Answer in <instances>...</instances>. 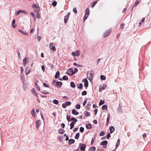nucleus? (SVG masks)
Here are the masks:
<instances>
[{
    "label": "nucleus",
    "mask_w": 151,
    "mask_h": 151,
    "mask_svg": "<svg viewBox=\"0 0 151 151\" xmlns=\"http://www.w3.org/2000/svg\"><path fill=\"white\" fill-rule=\"evenodd\" d=\"M73 70L72 68H69L67 70L66 73L69 75H72L74 74H75V73H73Z\"/></svg>",
    "instance_id": "obj_6"
},
{
    "label": "nucleus",
    "mask_w": 151,
    "mask_h": 151,
    "mask_svg": "<svg viewBox=\"0 0 151 151\" xmlns=\"http://www.w3.org/2000/svg\"><path fill=\"white\" fill-rule=\"evenodd\" d=\"M94 72L93 71H90L88 72L87 74V77L88 79L89 80L92 79L93 77Z\"/></svg>",
    "instance_id": "obj_1"
},
{
    "label": "nucleus",
    "mask_w": 151,
    "mask_h": 151,
    "mask_svg": "<svg viewBox=\"0 0 151 151\" xmlns=\"http://www.w3.org/2000/svg\"><path fill=\"white\" fill-rule=\"evenodd\" d=\"M102 109L103 110H106L107 109V106L106 105H104L102 107Z\"/></svg>",
    "instance_id": "obj_25"
},
{
    "label": "nucleus",
    "mask_w": 151,
    "mask_h": 151,
    "mask_svg": "<svg viewBox=\"0 0 151 151\" xmlns=\"http://www.w3.org/2000/svg\"><path fill=\"white\" fill-rule=\"evenodd\" d=\"M32 93L34 95L36 96L37 97H38L37 95V93L35 92V89L34 88H32Z\"/></svg>",
    "instance_id": "obj_18"
},
{
    "label": "nucleus",
    "mask_w": 151,
    "mask_h": 151,
    "mask_svg": "<svg viewBox=\"0 0 151 151\" xmlns=\"http://www.w3.org/2000/svg\"><path fill=\"white\" fill-rule=\"evenodd\" d=\"M67 119L68 121H70L71 120L70 119V116L68 115H67Z\"/></svg>",
    "instance_id": "obj_43"
},
{
    "label": "nucleus",
    "mask_w": 151,
    "mask_h": 151,
    "mask_svg": "<svg viewBox=\"0 0 151 151\" xmlns=\"http://www.w3.org/2000/svg\"><path fill=\"white\" fill-rule=\"evenodd\" d=\"M43 85L45 87H48L49 86L48 84L45 83H44Z\"/></svg>",
    "instance_id": "obj_62"
},
{
    "label": "nucleus",
    "mask_w": 151,
    "mask_h": 151,
    "mask_svg": "<svg viewBox=\"0 0 151 151\" xmlns=\"http://www.w3.org/2000/svg\"><path fill=\"white\" fill-rule=\"evenodd\" d=\"M105 133L103 131H101L100 133V136H103L104 135Z\"/></svg>",
    "instance_id": "obj_51"
},
{
    "label": "nucleus",
    "mask_w": 151,
    "mask_h": 151,
    "mask_svg": "<svg viewBox=\"0 0 151 151\" xmlns=\"http://www.w3.org/2000/svg\"><path fill=\"white\" fill-rule=\"evenodd\" d=\"M120 143V139H118V140L117 141V142L116 143V148H117V147L119 146V144Z\"/></svg>",
    "instance_id": "obj_31"
},
{
    "label": "nucleus",
    "mask_w": 151,
    "mask_h": 151,
    "mask_svg": "<svg viewBox=\"0 0 151 151\" xmlns=\"http://www.w3.org/2000/svg\"><path fill=\"white\" fill-rule=\"evenodd\" d=\"M22 13V10H19L16 13V15H17L19 14L20 13Z\"/></svg>",
    "instance_id": "obj_59"
},
{
    "label": "nucleus",
    "mask_w": 151,
    "mask_h": 151,
    "mask_svg": "<svg viewBox=\"0 0 151 151\" xmlns=\"http://www.w3.org/2000/svg\"><path fill=\"white\" fill-rule=\"evenodd\" d=\"M90 9L88 8H87L85 12V15L84 17V21H85L87 18L88 17L89 14Z\"/></svg>",
    "instance_id": "obj_2"
},
{
    "label": "nucleus",
    "mask_w": 151,
    "mask_h": 151,
    "mask_svg": "<svg viewBox=\"0 0 151 151\" xmlns=\"http://www.w3.org/2000/svg\"><path fill=\"white\" fill-rule=\"evenodd\" d=\"M79 137V133H77L75 136V138L77 139H78Z\"/></svg>",
    "instance_id": "obj_40"
},
{
    "label": "nucleus",
    "mask_w": 151,
    "mask_h": 151,
    "mask_svg": "<svg viewBox=\"0 0 151 151\" xmlns=\"http://www.w3.org/2000/svg\"><path fill=\"white\" fill-rule=\"evenodd\" d=\"M75 124L73 122H71L70 124V129H72L73 127H74V126Z\"/></svg>",
    "instance_id": "obj_30"
},
{
    "label": "nucleus",
    "mask_w": 151,
    "mask_h": 151,
    "mask_svg": "<svg viewBox=\"0 0 151 151\" xmlns=\"http://www.w3.org/2000/svg\"><path fill=\"white\" fill-rule=\"evenodd\" d=\"M19 31L20 32H21L22 33H23V34H24V35H27L28 34V33H27L26 32H23L22 30L19 29Z\"/></svg>",
    "instance_id": "obj_23"
},
{
    "label": "nucleus",
    "mask_w": 151,
    "mask_h": 151,
    "mask_svg": "<svg viewBox=\"0 0 151 151\" xmlns=\"http://www.w3.org/2000/svg\"><path fill=\"white\" fill-rule=\"evenodd\" d=\"M41 121L40 120H38L36 122V128L37 129H38L40 124H41Z\"/></svg>",
    "instance_id": "obj_14"
},
{
    "label": "nucleus",
    "mask_w": 151,
    "mask_h": 151,
    "mask_svg": "<svg viewBox=\"0 0 151 151\" xmlns=\"http://www.w3.org/2000/svg\"><path fill=\"white\" fill-rule=\"evenodd\" d=\"M62 85L61 82H56L55 86L57 88H60Z\"/></svg>",
    "instance_id": "obj_11"
},
{
    "label": "nucleus",
    "mask_w": 151,
    "mask_h": 151,
    "mask_svg": "<svg viewBox=\"0 0 151 151\" xmlns=\"http://www.w3.org/2000/svg\"><path fill=\"white\" fill-rule=\"evenodd\" d=\"M48 65H49L51 68L54 67V65L51 63L48 64Z\"/></svg>",
    "instance_id": "obj_61"
},
{
    "label": "nucleus",
    "mask_w": 151,
    "mask_h": 151,
    "mask_svg": "<svg viewBox=\"0 0 151 151\" xmlns=\"http://www.w3.org/2000/svg\"><path fill=\"white\" fill-rule=\"evenodd\" d=\"M86 147L85 144H83L80 147V150L82 151H85Z\"/></svg>",
    "instance_id": "obj_13"
},
{
    "label": "nucleus",
    "mask_w": 151,
    "mask_h": 151,
    "mask_svg": "<svg viewBox=\"0 0 151 151\" xmlns=\"http://www.w3.org/2000/svg\"><path fill=\"white\" fill-rule=\"evenodd\" d=\"M53 102L54 104H58V101L56 99H55L54 100Z\"/></svg>",
    "instance_id": "obj_47"
},
{
    "label": "nucleus",
    "mask_w": 151,
    "mask_h": 151,
    "mask_svg": "<svg viewBox=\"0 0 151 151\" xmlns=\"http://www.w3.org/2000/svg\"><path fill=\"white\" fill-rule=\"evenodd\" d=\"M139 3L138 2V1H136L135 2V3L133 5V7H134L135 6H136Z\"/></svg>",
    "instance_id": "obj_41"
},
{
    "label": "nucleus",
    "mask_w": 151,
    "mask_h": 151,
    "mask_svg": "<svg viewBox=\"0 0 151 151\" xmlns=\"http://www.w3.org/2000/svg\"><path fill=\"white\" fill-rule=\"evenodd\" d=\"M15 24V19H14L13 20L12 22V27L13 28H15L16 27V25Z\"/></svg>",
    "instance_id": "obj_39"
},
{
    "label": "nucleus",
    "mask_w": 151,
    "mask_h": 151,
    "mask_svg": "<svg viewBox=\"0 0 151 151\" xmlns=\"http://www.w3.org/2000/svg\"><path fill=\"white\" fill-rule=\"evenodd\" d=\"M66 104L67 106H70L71 104V103L69 101L66 102Z\"/></svg>",
    "instance_id": "obj_57"
},
{
    "label": "nucleus",
    "mask_w": 151,
    "mask_h": 151,
    "mask_svg": "<svg viewBox=\"0 0 151 151\" xmlns=\"http://www.w3.org/2000/svg\"><path fill=\"white\" fill-rule=\"evenodd\" d=\"M60 75V72L59 71H57L56 73V74L55 76V78H58Z\"/></svg>",
    "instance_id": "obj_19"
},
{
    "label": "nucleus",
    "mask_w": 151,
    "mask_h": 151,
    "mask_svg": "<svg viewBox=\"0 0 151 151\" xmlns=\"http://www.w3.org/2000/svg\"><path fill=\"white\" fill-rule=\"evenodd\" d=\"M86 128L88 129H90L92 128L91 125L90 124H88L86 125Z\"/></svg>",
    "instance_id": "obj_24"
},
{
    "label": "nucleus",
    "mask_w": 151,
    "mask_h": 151,
    "mask_svg": "<svg viewBox=\"0 0 151 151\" xmlns=\"http://www.w3.org/2000/svg\"><path fill=\"white\" fill-rule=\"evenodd\" d=\"M83 82H84V86L87 87L88 86V81L86 78H84L82 81Z\"/></svg>",
    "instance_id": "obj_9"
},
{
    "label": "nucleus",
    "mask_w": 151,
    "mask_h": 151,
    "mask_svg": "<svg viewBox=\"0 0 151 151\" xmlns=\"http://www.w3.org/2000/svg\"><path fill=\"white\" fill-rule=\"evenodd\" d=\"M124 24H120V27L121 29H123L124 28Z\"/></svg>",
    "instance_id": "obj_58"
},
{
    "label": "nucleus",
    "mask_w": 151,
    "mask_h": 151,
    "mask_svg": "<svg viewBox=\"0 0 151 151\" xmlns=\"http://www.w3.org/2000/svg\"><path fill=\"white\" fill-rule=\"evenodd\" d=\"M111 32L110 30H108L106 31L104 34L103 37H106L108 36L110 34Z\"/></svg>",
    "instance_id": "obj_10"
},
{
    "label": "nucleus",
    "mask_w": 151,
    "mask_h": 151,
    "mask_svg": "<svg viewBox=\"0 0 151 151\" xmlns=\"http://www.w3.org/2000/svg\"><path fill=\"white\" fill-rule=\"evenodd\" d=\"M42 93L44 94H47L49 93V92L48 91L45 90L43 91Z\"/></svg>",
    "instance_id": "obj_42"
},
{
    "label": "nucleus",
    "mask_w": 151,
    "mask_h": 151,
    "mask_svg": "<svg viewBox=\"0 0 151 151\" xmlns=\"http://www.w3.org/2000/svg\"><path fill=\"white\" fill-rule=\"evenodd\" d=\"M72 114L74 115H78L79 113L76 111L75 109H73L72 110Z\"/></svg>",
    "instance_id": "obj_16"
},
{
    "label": "nucleus",
    "mask_w": 151,
    "mask_h": 151,
    "mask_svg": "<svg viewBox=\"0 0 151 151\" xmlns=\"http://www.w3.org/2000/svg\"><path fill=\"white\" fill-rule=\"evenodd\" d=\"M71 120H72V122H73V123H74V124H75V123H76L77 122V119H76L75 118L73 117L71 118Z\"/></svg>",
    "instance_id": "obj_26"
},
{
    "label": "nucleus",
    "mask_w": 151,
    "mask_h": 151,
    "mask_svg": "<svg viewBox=\"0 0 151 151\" xmlns=\"http://www.w3.org/2000/svg\"><path fill=\"white\" fill-rule=\"evenodd\" d=\"M32 7L34 9L35 12H38L40 11V8L38 6H37L36 5L34 4L32 6Z\"/></svg>",
    "instance_id": "obj_4"
},
{
    "label": "nucleus",
    "mask_w": 151,
    "mask_h": 151,
    "mask_svg": "<svg viewBox=\"0 0 151 151\" xmlns=\"http://www.w3.org/2000/svg\"><path fill=\"white\" fill-rule=\"evenodd\" d=\"M87 103V100H84V101L83 102V106H84Z\"/></svg>",
    "instance_id": "obj_64"
},
{
    "label": "nucleus",
    "mask_w": 151,
    "mask_h": 151,
    "mask_svg": "<svg viewBox=\"0 0 151 151\" xmlns=\"http://www.w3.org/2000/svg\"><path fill=\"white\" fill-rule=\"evenodd\" d=\"M95 140V137H93L91 141V144L92 145L93 143H94V140Z\"/></svg>",
    "instance_id": "obj_56"
},
{
    "label": "nucleus",
    "mask_w": 151,
    "mask_h": 151,
    "mask_svg": "<svg viewBox=\"0 0 151 151\" xmlns=\"http://www.w3.org/2000/svg\"><path fill=\"white\" fill-rule=\"evenodd\" d=\"M23 65H24V66H25L28 63V62H27V59L26 57H25L24 58L23 60Z\"/></svg>",
    "instance_id": "obj_15"
},
{
    "label": "nucleus",
    "mask_w": 151,
    "mask_h": 151,
    "mask_svg": "<svg viewBox=\"0 0 151 151\" xmlns=\"http://www.w3.org/2000/svg\"><path fill=\"white\" fill-rule=\"evenodd\" d=\"M106 86V85L104 84L102 87L100 88L99 89V91L100 92H101L104 89Z\"/></svg>",
    "instance_id": "obj_20"
},
{
    "label": "nucleus",
    "mask_w": 151,
    "mask_h": 151,
    "mask_svg": "<svg viewBox=\"0 0 151 151\" xmlns=\"http://www.w3.org/2000/svg\"><path fill=\"white\" fill-rule=\"evenodd\" d=\"M106 78V77L104 75H101L100 76V79L101 80H105Z\"/></svg>",
    "instance_id": "obj_34"
},
{
    "label": "nucleus",
    "mask_w": 151,
    "mask_h": 151,
    "mask_svg": "<svg viewBox=\"0 0 151 151\" xmlns=\"http://www.w3.org/2000/svg\"><path fill=\"white\" fill-rule=\"evenodd\" d=\"M97 1H94L92 3L91 5V6L92 8L93 7L95 4L97 3Z\"/></svg>",
    "instance_id": "obj_33"
},
{
    "label": "nucleus",
    "mask_w": 151,
    "mask_h": 151,
    "mask_svg": "<svg viewBox=\"0 0 151 151\" xmlns=\"http://www.w3.org/2000/svg\"><path fill=\"white\" fill-rule=\"evenodd\" d=\"M110 119V116L109 115H108L107 118V122L106 124H107L109 122V121Z\"/></svg>",
    "instance_id": "obj_38"
},
{
    "label": "nucleus",
    "mask_w": 151,
    "mask_h": 151,
    "mask_svg": "<svg viewBox=\"0 0 151 151\" xmlns=\"http://www.w3.org/2000/svg\"><path fill=\"white\" fill-rule=\"evenodd\" d=\"M112 129H113V126H111L109 127V129H110V133H112L113 132V130H112Z\"/></svg>",
    "instance_id": "obj_37"
},
{
    "label": "nucleus",
    "mask_w": 151,
    "mask_h": 151,
    "mask_svg": "<svg viewBox=\"0 0 151 151\" xmlns=\"http://www.w3.org/2000/svg\"><path fill=\"white\" fill-rule=\"evenodd\" d=\"M42 69L43 71V72H44L45 71V67L44 66L42 65Z\"/></svg>",
    "instance_id": "obj_60"
},
{
    "label": "nucleus",
    "mask_w": 151,
    "mask_h": 151,
    "mask_svg": "<svg viewBox=\"0 0 151 151\" xmlns=\"http://www.w3.org/2000/svg\"><path fill=\"white\" fill-rule=\"evenodd\" d=\"M31 69L29 67H27L25 70V72L26 75L29 74L30 71Z\"/></svg>",
    "instance_id": "obj_12"
},
{
    "label": "nucleus",
    "mask_w": 151,
    "mask_h": 151,
    "mask_svg": "<svg viewBox=\"0 0 151 151\" xmlns=\"http://www.w3.org/2000/svg\"><path fill=\"white\" fill-rule=\"evenodd\" d=\"M76 108L77 109H79L80 108V106L79 104H77L76 105Z\"/></svg>",
    "instance_id": "obj_53"
},
{
    "label": "nucleus",
    "mask_w": 151,
    "mask_h": 151,
    "mask_svg": "<svg viewBox=\"0 0 151 151\" xmlns=\"http://www.w3.org/2000/svg\"><path fill=\"white\" fill-rule=\"evenodd\" d=\"M96 150V147H95L93 146L89 149V150L90 151H95Z\"/></svg>",
    "instance_id": "obj_27"
},
{
    "label": "nucleus",
    "mask_w": 151,
    "mask_h": 151,
    "mask_svg": "<svg viewBox=\"0 0 151 151\" xmlns=\"http://www.w3.org/2000/svg\"><path fill=\"white\" fill-rule=\"evenodd\" d=\"M70 86L73 88H74L76 87V86L75 85L74 83L73 82H72L70 83Z\"/></svg>",
    "instance_id": "obj_32"
},
{
    "label": "nucleus",
    "mask_w": 151,
    "mask_h": 151,
    "mask_svg": "<svg viewBox=\"0 0 151 151\" xmlns=\"http://www.w3.org/2000/svg\"><path fill=\"white\" fill-rule=\"evenodd\" d=\"M35 87L37 89V90L39 91H40V88L38 86V85H37V84L36 82L35 83Z\"/></svg>",
    "instance_id": "obj_35"
},
{
    "label": "nucleus",
    "mask_w": 151,
    "mask_h": 151,
    "mask_svg": "<svg viewBox=\"0 0 151 151\" xmlns=\"http://www.w3.org/2000/svg\"><path fill=\"white\" fill-rule=\"evenodd\" d=\"M72 55L74 56H78L80 54V52L79 50H77L75 52L72 53Z\"/></svg>",
    "instance_id": "obj_5"
},
{
    "label": "nucleus",
    "mask_w": 151,
    "mask_h": 151,
    "mask_svg": "<svg viewBox=\"0 0 151 151\" xmlns=\"http://www.w3.org/2000/svg\"><path fill=\"white\" fill-rule=\"evenodd\" d=\"M62 106L63 108H66L67 106V105H66V102L65 103L63 104Z\"/></svg>",
    "instance_id": "obj_55"
},
{
    "label": "nucleus",
    "mask_w": 151,
    "mask_h": 151,
    "mask_svg": "<svg viewBox=\"0 0 151 151\" xmlns=\"http://www.w3.org/2000/svg\"><path fill=\"white\" fill-rule=\"evenodd\" d=\"M57 2L56 1H55L52 2V4L54 6H55L57 5Z\"/></svg>",
    "instance_id": "obj_48"
},
{
    "label": "nucleus",
    "mask_w": 151,
    "mask_h": 151,
    "mask_svg": "<svg viewBox=\"0 0 151 151\" xmlns=\"http://www.w3.org/2000/svg\"><path fill=\"white\" fill-rule=\"evenodd\" d=\"M80 131L82 133L84 131V128L82 127H81L80 129Z\"/></svg>",
    "instance_id": "obj_49"
},
{
    "label": "nucleus",
    "mask_w": 151,
    "mask_h": 151,
    "mask_svg": "<svg viewBox=\"0 0 151 151\" xmlns=\"http://www.w3.org/2000/svg\"><path fill=\"white\" fill-rule=\"evenodd\" d=\"M110 137V134L109 133L107 134L106 135V137L107 139L109 138Z\"/></svg>",
    "instance_id": "obj_63"
},
{
    "label": "nucleus",
    "mask_w": 151,
    "mask_h": 151,
    "mask_svg": "<svg viewBox=\"0 0 151 151\" xmlns=\"http://www.w3.org/2000/svg\"><path fill=\"white\" fill-rule=\"evenodd\" d=\"M84 114L86 116H90V113L88 111H86L84 112Z\"/></svg>",
    "instance_id": "obj_21"
},
{
    "label": "nucleus",
    "mask_w": 151,
    "mask_h": 151,
    "mask_svg": "<svg viewBox=\"0 0 151 151\" xmlns=\"http://www.w3.org/2000/svg\"><path fill=\"white\" fill-rule=\"evenodd\" d=\"M31 15L33 17L34 20L35 21L36 20V18L35 14L32 12H31Z\"/></svg>",
    "instance_id": "obj_45"
},
{
    "label": "nucleus",
    "mask_w": 151,
    "mask_h": 151,
    "mask_svg": "<svg viewBox=\"0 0 151 151\" xmlns=\"http://www.w3.org/2000/svg\"><path fill=\"white\" fill-rule=\"evenodd\" d=\"M73 12L75 13L76 14L77 13V10L76 8H73Z\"/></svg>",
    "instance_id": "obj_54"
},
{
    "label": "nucleus",
    "mask_w": 151,
    "mask_h": 151,
    "mask_svg": "<svg viewBox=\"0 0 151 151\" xmlns=\"http://www.w3.org/2000/svg\"><path fill=\"white\" fill-rule=\"evenodd\" d=\"M63 78L64 80H68V77L67 76H63Z\"/></svg>",
    "instance_id": "obj_44"
},
{
    "label": "nucleus",
    "mask_w": 151,
    "mask_h": 151,
    "mask_svg": "<svg viewBox=\"0 0 151 151\" xmlns=\"http://www.w3.org/2000/svg\"><path fill=\"white\" fill-rule=\"evenodd\" d=\"M36 17L38 19H39L40 18V14L38 13V12L37 13Z\"/></svg>",
    "instance_id": "obj_52"
},
{
    "label": "nucleus",
    "mask_w": 151,
    "mask_h": 151,
    "mask_svg": "<svg viewBox=\"0 0 151 151\" xmlns=\"http://www.w3.org/2000/svg\"><path fill=\"white\" fill-rule=\"evenodd\" d=\"M75 140L73 139H70L69 140L68 144L69 145L75 142Z\"/></svg>",
    "instance_id": "obj_17"
},
{
    "label": "nucleus",
    "mask_w": 151,
    "mask_h": 151,
    "mask_svg": "<svg viewBox=\"0 0 151 151\" xmlns=\"http://www.w3.org/2000/svg\"><path fill=\"white\" fill-rule=\"evenodd\" d=\"M117 111L118 113H121L122 112V109L121 106H119L118 108Z\"/></svg>",
    "instance_id": "obj_28"
},
{
    "label": "nucleus",
    "mask_w": 151,
    "mask_h": 151,
    "mask_svg": "<svg viewBox=\"0 0 151 151\" xmlns=\"http://www.w3.org/2000/svg\"><path fill=\"white\" fill-rule=\"evenodd\" d=\"M31 113L33 117H34L35 116V111L34 109L32 110Z\"/></svg>",
    "instance_id": "obj_36"
},
{
    "label": "nucleus",
    "mask_w": 151,
    "mask_h": 151,
    "mask_svg": "<svg viewBox=\"0 0 151 151\" xmlns=\"http://www.w3.org/2000/svg\"><path fill=\"white\" fill-rule=\"evenodd\" d=\"M104 103V100H101L100 101V102L99 104V106H101Z\"/></svg>",
    "instance_id": "obj_29"
},
{
    "label": "nucleus",
    "mask_w": 151,
    "mask_h": 151,
    "mask_svg": "<svg viewBox=\"0 0 151 151\" xmlns=\"http://www.w3.org/2000/svg\"><path fill=\"white\" fill-rule=\"evenodd\" d=\"M49 47L50 50L53 51H55L56 50V49L55 47L54 43L52 42L50 43L49 45Z\"/></svg>",
    "instance_id": "obj_3"
},
{
    "label": "nucleus",
    "mask_w": 151,
    "mask_h": 151,
    "mask_svg": "<svg viewBox=\"0 0 151 151\" xmlns=\"http://www.w3.org/2000/svg\"><path fill=\"white\" fill-rule=\"evenodd\" d=\"M64 132V130L62 129H60L58 131L59 133L60 134H63Z\"/></svg>",
    "instance_id": "obj_22"
},
{
    "label": "nucleus",
    "mask_w": 151,
    "mask_h": 151,
    "mask_svg": "<svg viewBox=\"0 0 151 151\" xmlns=\"http://www.w3.org/2000/svg\"><path fill=\"white\" fill-rule=\"evenodd\" d=\"M87 92L86 91H84L82 92V95L83 96L86 95L87 94Z\"/></svg>",
    "instance_id": "obj_46"
},
{
    "label": "nucleus",
    "mask_w": 151,
    "mask_h": 151,
    "mask_svg": "<svg viewBox=\"0 0 151 151\" xmlns=\"http://www.w3.org/2000/svg\"><path fill=\"white\" fill-rule=\"evenodd\" d=\"M83 87V85L82 83H80L79 84V86H78L77 88H80L81 89H82Z\"/></svg>",
    "instance_id": "obj_50"
},
{
    "label": "nucleus",
    "mask_w": 151,
    "mask_h": 151,
    "mask_svg": "<svg viewBox=\"0 0 151 151\" xmlns=\"http://www.w3.org/2000/svg\"><path fill=\"white\" fill-rule=\"evenodd\" d=\"M70 15V13H68L67 14L65 17L64 19V23H66L67 22L69 18Z\"/></svg>",
    "instance_id": "obj_7"
},
{
    "label": "nucleus",
    "mask_w": 151,
    "mask_h": 151,
    "mask_svg": "<svg viewBox=\"0 0 151 151\" xmlns=\"http://www.w3.org/2000/svg\"><path fill=\"white\" fill-rule=\"evenodd\" d=\"M107 142L106 140H105L103 141L101 143L100 145H103V147L104 148H106L107 147Z\"/></svg>",
    "instance_id": "obj_8"
}]
</instances>
